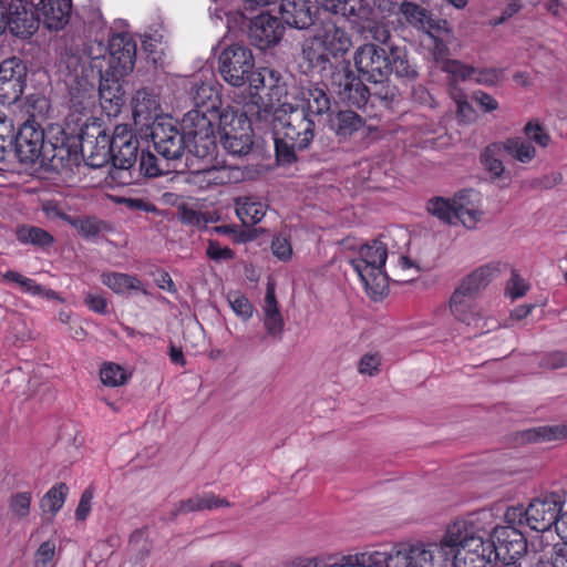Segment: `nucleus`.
Masks as SVG:
<instances>
[{
  "label": "nucleus",
  "mask_w": 567,
  "mask_h": 567,
  "mask_svg": "<svg viewBox=\"0 0 567 567\" xmlns=\"http://www.w3.org/2000/svg\"><path fill=\"white\" fill-rule=\"evenodd\" d=\"M84 55L99 76L97 111L116 116L124 105L121 79L134 68L136 44L126 34H114L107 44L103 40H90L84 45Z\"/></svg>",
  "instance_id": "obj_1"
},
{
  "label": "nucleus",
  "mask_w": 567,
  "mask_h": 567,
  "mask_svg": "<svg viewBox=\"0 0 567 567\" xmlns=\"http://www.w3.org/2000/svg\"><path fill=\"white\" fill-rule=\"evenodd\" d=\"M259 116L268 120L271 116L274 141L277 161L288 165L296 161V152L307 148L315 137V121L312 117L299 112L290 102V94L285 84V93L271 96L267 93V101L259 97Z\"/></svg>",
  "instance_id": "obj_2"
},
{
  "label": "nucleus",
  "mask_w": 567,
  "mask_h": 567,
  "mask_svg": "<svg viewBox=\"0 0 567 567\" xmlns=\"http://www.w3.org/2000/svg\"><path fill=\"white\" fill-rule=\"evenodd\" d=\"M61 65L66 87L68 121L78 126L87 125L96 120L97 113L96 70L85 58L84 49L81 52L72 48L66 50Z\"/></svg>",
  "instance_id": "obj_3"
},
{
  "label": "nucleus",
  "mask_w": 567,
  "mask_h": 567,
  "mask_svg": "<svg viewBox=\"0 0 567 567\" xmlns=\"http://www.w3.org/2000/svg\"><path fill=\"white\" fill-rule=\"evenodd\" d=\"M218 70L226 83L240 87L248 84L252 97L258 96L254 103L260 104V90H268L271 96H280L285 93V83L280 75L270 69L255 70V59L249 48L243 44L226 47L218 58Z\"/></svg>",
  "instance_id": "obj_4"
},
{
  "label": "nucleus",
  "mask_w": 567,
  "mask_h": 567,
  "mask_svg": "<svg viewBox=\"0 0 567 567\" xmlns=\"http://www.w3.org/2000/svg\"><path fill=\"white\" fill-rule=\"evenodd\" d=\"M488 530H480L474 520H458L450 525L445 544L451 549L454 567H487L495 557V542L485 539Z\"/></svg>",
  "instance_id": "obj_5"
},
{
  "label": "nucleus",
  "mask_w": 567,
  "mask_h": 567,
  "mask_svg": "<svg viewBox=\"0 0 567 567\" xmlns=\"http://www.w3.org/2000/svg\"><path fill=\"white\" fill-rule=\"evenodd\" d=\"M351 34L334 23H324L317 28L313 35L302 43V55L313 68L324 70L330 59L346 55L352 48Z\"/></svg>",
  "instance_id": "obj_6"
},
{
  "label": "nucleus",
  "mask_w": 567,
  "mask_h": 567,
  "mask_svg": "<svg viewBox=\"0 0 567 567\" xmlns=\"http://www.w3.org/2000/svg\"><path fill=\"white\" fill-rule=\"evenodd\" d=\"M426 209L444 223L462 224L468 229L475 228L484 218L481 196L474 190L458 192L452 198H432L427 202Z\"/></svg>",
  "instance_id": "obj_7"
},
{
  "label": "nucleus",
  "mask_w": 567,
  "mask_h": 567,
  "mask_svg": "<svg viewBox=\"0 0 567 567\" xmlns=\"http://www.w3.org/2000/svg\"><path fill=\"white\" fill-rule=\"evenodd\" d=\"M218 118L215 112L200 109L188 111L182 118L181 128L187 141V150L195 157L210 163L217 152L214 123Z\"/></svg>",
  "instance_id": "obj_8"
},
{
  "label": "nucleus",
  "mask_w": 567,
  "mask_h": 567,
  "mask_svg": "<svg viewBox=\"0 0 567 567\" xmlns=\"http://www.w3.org/2000/svg\"><path fill=\"white\" fill-rule=\"evenodd\" d=\"M217 120V133L224 150L235 156L248 154L252 146V128L246 113L227 106L219 112Z\"/></svg>",
  "instance_id": "obj_9"
},
{
  "label": "nucleus",
  "mask_w": 567,
  "mask_h": 567,
  "mask_svg": "<svg viewBox=\"0 0 567 567\" xmlns=\"http://www.w3.org/2000/svg\"><path fill=\"white\" fill-rule=\"evenodd\" d=\"M386 257V250H360V256L350 260L368 296L374 301L389 295V277L383 271Z\"/></svg>",
  "instance_id": "obj_10"
},
{
  "label": "nucleus",
  "mask_w": 567,
  "mask_h": 567,
  "mask_svg": "<svg viewBox=\"0 0 567 567\" xmlns=\"http://www.w3.org/2000/svg\"><path fill=\"white\" fill-rule=\"evenodd\" d=\"M40 20L28 0H0V34L9 31L20 39L31 38Z\"/></svg>",
  "instance_id": "obj_11"
},
{
  "label": "nucleus",
  "mask_w": 567,
  "mask_h": 567,
  "mask_svg": "<svg viewBox=\"0 0 567 567\" xmlns=\"http://www.w3.org/2000/svg\"><path fill=\"white\" fill-rule=\"evenodd\" d=\"M58 144L45 142L43 128L37 121L28 120L17 135V153L21 162L50 161L55 156Z\"/></svg>",
  "instance_id": "obj_12"
},
{
  "label": "nucleus",
  "mask_w": 567,
  "mask_h": 567,
  "mask_svg": "<svg viewBox=\"0 0 567 567\" xmlns=\"http://www.w3.org/2000/svg\"><path fill=\"white\" fill-rule=\"evenodd\" d=\"M151 137L156 151L167 159H176L187 148L184 132L177 130L175 121L164 115L151 125Z\"/></svg>",
  "instance_id": "obj_13"
},
{
  "label": "nucleus",
  "mask_w": 567,
  "mask_h": 567,
  "mask_svg": "<svg viewBox=\"0 0 567 567\" xmlns=\"http://www.w3.org/2000/svg\"><path fill=\"white\" fill-rule=\"evenodd\" d=\"M331 86L343 103L361 107L368 102L369 90L353 73L349 64L336 68L331 75Z\"/></svg>",
  "instance_id": "obj_14"
},
{
  "label": "nucleus",
  "mask_w": 567,
  "mask_h": 567,
  "mask_svg": "<svg viewBox=\"0 0 567 567\" xmlns=\"http://www.w3.org/2000/svg\"><path fill=\"white\" fill-rule=\"evenodd\" d=\"M386 50L374 43L358 47L353 53L354 68L365 80L382 82L386 78Z\"/></svg>",
  "instance_id": "obj_15"
},
{
  "label": "nucleus",
  "mask_w": 567,
  "mask_h": 567,
  "mask_svg": "<svg viewBox=\"0 0 567 567\" xmlns=\"http://www.w3.org/2000/svg\"><path fill=\"white\" fill-rule=\"evenodd\" d=\"M27 66L19 58H9L0 63V102L12 104L23 93Z\"/></svg>",
  "instance_id": "obj_16"
},
{
  "label": "nucleus",
  "mask_w": 567,
  "mask_h": 567,
  "mask_svg": "<svg viewBox=\"0 0 567 567\" xmlns=\"http://www.w3.org/2000/svg\"><path fill=\"white\" fill-rule=\"evenodd\" d=\"M563 511V503L555 495L534 498L526 507V525L536 532H547Z\"/></svg>",
  "instance_id": "obj_17"
},
{
  "label": "nucleus",
  "mask_w": 567,
  "mask_h": 567,
  "mask_svg": "<svg viewBox=\"0 0 567 567\" xmlns=\"http://www.w3.org/2000/svg\"><path fill=\"white\" fill-rule=\"evenodd\" d=\"M495 542V557L514 560L527 548L526 539L518 528L513 526H495L491 534Z\"/></svg>",
  "instance_id": "obj_18"
},
{
  "label": "nucleus",
  "mask_w": 567,
  "mask_h": 567,
  "mask_svg": "<svg viewBox=\"0 0 567 567\" xmlns=\"http://www.w3.org/2000/svg\"><path fill=\"white\" fill-rule=\"evenodd\" d=\"M114 164L130 168L137 158L138 142L126 124L116 125L110 137Z\"/></svg>",
  "instance_id": "obj_19"
},
{
  "label": "nucleus",
  "mask_w": 567,
  "mask_h": 567,
  "mask_svg": "<svg viewBox=\"0 0 567 567\" xmlns=\"http://www.w3.org/2000/svg\"><path fill=\"white\" fill-rule=\"evenodd\" d=\"M284 34V27L277 18L268 14H258L250 23L249 38L251 43L260 50L277 44Z\"/></svg>",
  "instance_id": "obj_20"
},
{
  "label": "nucleus",
  "mask_w": 567,
  "mask_h": 567,
  "mask_svg": "<svg viewBox=\"0 0 567 567\" xmlns=\"http://www.w3.org/2000/svg\"><path fill=\"white\" fill-rule=\"evenodd\" d=\"M451 549L445 544V537L440 544H415L410 546L412 567H447Z\"/></svg>",
  "instance_id": "obj_21"
},
{
  "label": "nucleus",
  "mask_w": 567,
  "mask_h": 567,
  "mask_svg": "<svg viewBox=\"0 0 567 567\" xmlns=\"http://www.w3.org/2000/svg\"><path fill=\"white\" fill-rule=\"evenodd\" d=\"M82 152L86 156L87 165L92 167H102L113 159L112 145L110 136L102 130L97 128L95 141L91 136L82 135Z\"/></svg>",
  "instance_id": "obj_22"
},
{
  "label": "nucleus",
  "mask_w": 567,
  "mask_h": 567,
  "mask_svg": "<svg viewBox=\"0 0 567 567\" xmlns=\"http://www.w3.org/2000/svg\"><path fill=\"white\" fill-rule=\"evenodd\" d=\"M293 106L308 117H320L331 109L330 99L321 87L313 86L301 93V96H292Z\"/></svg>",
  "instance_id": "obj_23"
},
{
  "label": "nucleus",
  "mask_w": 567,
  "mask_h": 567,
  "mask_svg": "<svg viewBox=\"0 0 567 567\" xmlns=\"http://www.w3.org/2000/svg\"><path fill=\"white\" fill-rule=\"evenodd\" d=\"M133 117L135 124L147 126L151 121L159 118L161 104L158 95L148 91L140 90L136 92L132 102Z\"/></svg>",
  "instance_id": "obj_24"
},
{
  "label": "nucleus",
  "mask_w": 567,
  "mask_h": 567,
  "mask_svg": "<svg viewBox=\"0 0 567 567\" xmlns=\"http://www.w3.org/2000/svg\"><path fill=\"white\" fill-rule=\"evenodd\" d=\"M400 11L408 23L423 31L424 34L432 31H446V21L433 19L425 9L415 3L403 2Z\"/></svg>",
  "instance_id": "obj_25"
},
{
  "label": "nucleus",
  "mask_w": 567,
  "mask_h": 567,
  "mask_svg": "<svg viewBox=\"0 0 567 567\" xmlns=\"http://www.w3.org/2000/svg\"><path fill=\"white\" fill-rule=\"evenodd\" d=\"M280 14L285 23L296 29H306L312 23L309 0H281Z\"/></svg>",
  "instance_id": "obj_26"
},
{
  "label": "nucleus",
  "mask_w": 567,
  "mask_h": 567,
  "mask_svg": "<svg viewBox=\"0 0 567 567\" xmlns=\"http://www.w3.org/2000/svg\"><path fill=\"white\" fill-rule=\"evenodd\" d=\"M39 10L43 24L50 30H60L69 21L71 12L70 0H40Z\"/></svg>",
  "instance_id": "obj_27"
},
{
  "label": "nucleus",
  "mask_w": 567,
  "mask_h": 567,
  "mask_svg": "<svg viewBox=\"0 0 567 567\" xmlns=\"http://www.w3.org/2000/svg\"><path fill=\"white\" fill-rule=\"evenodd\" d=\"M101 281L116 295H131L133 292L150 295L144 284L133 275L115 271L103 272Z\"/></svg>",
  "instance_id": "obj_28"
},
{
  "label": "nucleus",
  "mask_w": 567,
  "mask_h": 567,
  "mask_svg": "<svg viewBox=\"0 0 567 567\" xmlns=\"http://www.w3.org/2000/svg\"><path fill=\"white\" fill-rule=\"evenodd\" d=\"M192 99L194 109L219 114L218 110L221 101L216 81L209 80L200 84H195L192 91Z\"/></svg>",
  "instance_id": "obj_29"
},
{
  "label": "nucleus",
  "mask_w": 567,
  "mask_h": 567,
  "mask_svg": "<svg viewBox=\"0 0 567 567\" xmlns=\"http://www.w3.org/2000/svg\"><path fill=\"white\" fill-rule=\"evenodd\" d=\"M495 270L489 265L481 266L464 277L455 290L476 299L491 282Z\"/></svg>",
  "instance_id": "obj_30"
},
{
  "label": "nucleus",
  "mask_w": 567,
  "mask_h": 567,
  "mask_svg": "<svg viewBox=\"0 0 567 567\" xmlns=\"http://www.w3.org/2000/svg\"><path fill=\"white\" fill-rule=\"evenodd\" d=\"M326 11L341 14L348 19H360L367 16L368 7L363 0H316Z\"/></svg>",
  "instance_id": "obj_31"
},
{
  "label": "nucleus",
  "mask_w": 567,
  "mask_h": 567,
  "mask_svg": "<svg viewBox=\"0 0 567 567\" xmlns=\"http://www.w3.org/2000/svg\"><path fill=\"white\" fill-rule=\"evenodd\" d=\"M505 154L520 164H529L537 156V148L523 136L508 137L502 142Z\"/></svg>",
  "instance_id": "obj_32"
},
{
  "label": "nucleus",
  "mask_w": 567,
  "mask_h": 567,
  "mask_svg": "<svg viewBox=\"0 0 567 567\" xmlns=\"http://www.w3.org/2000/svg\"><path fill=\"white\" fill-rule=\"evenodd\" d=\"M386 64V76L393 73L399 78L414 79L417 74L410 64L405 50L398 47L388 48Z\"/></svg>",
  "instance_id": "obj_33"
},
{
  "label": "nucleus",
  "mask_w": 567,
  "mask_h": 567,
  "mask_svg": "<svg viewBox=\"0 0 567 567\" xmlns=\"http://www.w3.org/2000/svg\"><path fill=\"white\" fill-rule=\"evenodd\" d=\"M504 153L502 142L487 145L481 153V163L493 179H498L505 174V165L502 159Z\"/></svg>",
  "instance_id": "obj_34"
},
{
  "label": "nucleus",
  "mask_w": 567,
  "mask_h": 567,
  "mask_svg": "<svg viewBox=\"0 0 567 567\" xmlns=\"http://www.w3.org/2000/svg\"><path fill=\"white\" fill-rule=\"evenodd\" d=\"M235 210L244 225H254L265 217L267 207L251 197H240L235 200Z\"/></svg>",
  "instance_id": "obj_35"
},
{
  "label": "nucleus",
  "mask_w": 567,
  "mask_h": 567,
  "mask_svg": "<svg viewBox=\"0 0 567 567\" xmlns=\"http://www.w3.org/2000/svg\"><path fill=\"white\" fill-rule=\"evenodd\" d=\"M564 437H567V426L564 425H544L517 433V439L523 443L549 442Z\"/></svg>",
  "instance_id": "obj_36"
},
{
  "label": "nucleus",
  "mask_w": 567,
  "mask_h": 567,
  "mask_svg": "<svg viewBox=\"0 0 567 567\" xmlns=\"http://www.w3.org/2000/svg\"><path fill=\"white\" fill-rule=\"evenodd\" d=\"M474 302V298L467 297L461 291L454 289L449 301V308L455 319L461 322L471 324L475 320Z\"/></svg>",
  "instance_id": "obj_37"
},
{
  "label": "nucleus",
  "mask_w": 567,
  "mask_h": 567,
  "mask_svg": "<svg viewBox=\"0 0 567 567\" xmlns=\"http://www.w3.org/2000/svg\"><path fill=\"white\" fill-rule=\"evenodd\" d=\"M363 125V120L352 111H341L331 120V128L343 138L360 131Z\"/></svg>",
  "instance_id": "obj_38"
},
{
  "label": "nucleus",
  "mask_w": 567,
  "mask_h": 567,
  "mask_svg": "<svg viewBox=\"0 0 567 567\" xmlns=\"http://www.w3.org/2000/svg\"><path fill=\"white\" fill-rule=\"evenodd\" d=\"M450 30L446 25V31H432L424 34V39L422 40V45L427 48L431 52V55L435 63L440 65V68L444 64L445 61L450 60L449 49L441 38L443 34H449Z\"/></svg>",
  "instance_id": "obj_39"
},
{
  "label": "nucleus",
  "mask_w": 567,
  "mask_h": 567,
  "mask_svg": "<svg viewBox=\"0 0 567 567\" xmlns=\"http://www.w3.org/2000/svg\"><path fill=\"white\" fill-rule=\"evenodd\" d=\"M41 209L47 216V218H49L50 220L65 221L72 225L73 227H81L82 229L83 226L87 224L86 221L73 220V218L68 215L66 205L61 202H56L53 199L42 200Z\"/></svg>",
  "instance_id": "obj_40"
},
{
  "label": "nucleus",
  "mask_w": 567,
  "mask_h": 567,
  "mask_svg": "<svg viewBox=\"0 0 567 567\" xmlns=\"http://www.w3.org/2000/svg\"><path fill=\"white\" fill-rule=\"evenodd\" d=\"M17 237L22 245L50 246L53 237L42 228L22 226L17 231Z\"/></svg>",
  "instance_id": "obj_41"
},
{
  "label": "nucleus",
  "mask_w": 567,
  "mask_h": 567,
  "mask_svg": "<svg viewBox=\"0 0 567 567\" xmlns=\"http://www.w3.org/2000/svg\"><path fill=\"white\" fill-rule=\"evenodd\" d=\"M68 494V486L64 483H59L51 487L41 501V508L43 512L55 515L63 506Z\"/></svg>",
  "instance_id": "obj_42"
},
{
  "label": "nucleus",
  "mask_w": 567,
  "mask_h": 567,
  "mask_svg": "<svg viewBox=\"0 0 567 567\" xmlns=\"http://www.w3.org/2000/svg\"><path fill=\"white\" fill-rule=\"evenodd\" d=\"M524 137L537 147L546 148L551 142L547 130L536 118L530 120L524 126Z\"/></svg>",
  "instance_id": "obj_43"
},
{
  "label": "nucleus",
  "mask_w": 567,
  "mask_h": 567,
  "mask_svg": "<svg viewBox=\"0 0 567 567\" xmlns=\"http://www.w3.org/2000/svg\"><path fill=\"white\" fill-rule=\"evenodd\" d=\"M179 218L186 225L206 227L208 224L218 221L219 215L217 212L202 213L192 208H183Z\"/></svg>",
  "instance_id": "obj_44"
},
{
  "label": "nucleus",
  "mask_w": 567,
  "mask_h": 567,
  "mask_svg": "<svg viewBox=\"0 0 567 567\" xmlns=\"http://www.w3.org/2000/svg\"><path fill=\"white\" fill-rule=\"evenodd\" d=\"M441 69L450 75L453 82L473 80L476 73V69L451 59L445 61Z\"/></svg>",
  "instance_id": "obj_45"
},
{
  "label": "nucleus",
  "mask_w": 567,
  "mask_h": 567,
  "mask_svg": "<svg viewBox=\"0 0 567 567\" xmlns=\"http://www.w3.org/2000/svg\"><path fill=\"white\" fill-rule=\"evenodd\" d=\"M347 560L354 567H385L386 553L378 550L364 551L347 556Z\"/></svg>",
  "instance_id": "obj_46"
},
{
  "label": "nucleus",
  "mask_w": 567,
  "mask_h": 567,
  "mask_svg": "<svg viewBox=\"0 0 567 567\" xmlns=\"http://www.w3.org/2000/svg\"><path fill=\"white\" fill-rule=\"evenodd\" d=\"M228 303L231 310L243 320H248L252 317L254 307L249 299L238 291H233L227 295Z\"/></svg>",
  "instance_id": "obj_47"
},
{
  "label": "nucleus",
  "mask_w": 567,
  "mask_h": 567,
  "mask_svg": "<svg viewBox=\"0 0 567 567\" xmlns=\"http://www.w3.org/2000/svg\"><path fill=\"white\" fill-rule=\"evenodd\" d=\"M101 381L109 386H118L126 382L127 375L122 367L106 363L100 371Z\"/></svg>",
  "instance_id": "obj_48"
},
{
  "label": "nucleus",
  "mask_w": 567,
  "mask_h": 567,
  "mask_svg": "<svg viewBox=\"0 0 567 567\" xmlns=\"http://www.w3.org/2000/svg\"><path fill=\"white\" fill-rule=\"evenodd\" d=\"M50 110L49 100L40 94L30 95L27 101V111L30 120L44 118Z\"/></svg>",
  "instance_id": "obj_49"
},
{
  "label": "nucleus",
  "mask_w": 567,
  "mask_h": 567,
  "mask_svg": "<svg viewBox=\"0 0 567 567\" xmlns=\"http://www.w3.org/2000/svg\"><path fill=\"white\" fill-rule=\"evenodd\" d=\"M385 567H412L410 546L401 545L386 554Z\"/></svg>",
  "instance_id": "obj_50"
},
{
  "label": "nucleus",
  "mask_w": 567,
  "mask_h": 567,
  "mask_svg": "<svg viewBox=\"0 0 567 567\" xmlns=\"http://www.w3.org/2000/svg\"><path fill=\"white\" fill-rule=\"evenodd\" d=\"M451 96L456 104L457 116L463 121H472L475 117V112L471 104L467 102L466 95L462 90L453 86L451 89Z\"/></svg>",
  "instance_id": "obj_51"
},
{
  "label": "nucleus",
  "mask_w": 567,
  "mask_h": 567,
  "mask_svg": "<svg viewBox=\"0 0 567 567\" xmlns=\"http://www.w3.org/2000/svg\"><path fill=\"white\" fill-rule=\"evenodd\" d=\"M4 279L17 284L20 287V289L24 292H29L32 295H40L42 292V287L38 285L33 279L24 277L17 271H7L4 274Z\"/></svg>",
  "instance_id": "obj_52"
},
{
  "label": "nucleus",
  "mask_w": 567,
  "mask_h": 567,
  "mask_svg": "<svg viewBox=\"0 0 567 567\" xmlns=\"http://www.w3.org/2000/svg\"><path fill=\"white\" fill-rule=\"evenodd\" d=\"M31 506V494L28 492H21L13 495L10 499V509L14 516L19 519L24 518L29 515Z\"/></svg>",
  "instance_id": "obj_53"
},
{
  "label": "nucleus",
  "mask_w": 567,
  "mask_h": 567,
  "mask_svg": "<svg viewBox=\"0 0 567 567\" xmlns=\"http://www.w3.org/2000/svg\"><path fill=\"white\" fill-rule=\"evenodd\" d=\"M505 79V69L491 68L477 70L473 80L484 85H496Z\"/></svg>",
  "instance_id": "obj_54"
},
{
  "label": "nucleus",
  "mask_w": 567,
  "mask_h": 567,
  "mask_svg": "<svg viewBox=\"0 0 567 567\" xmlns=\"http://www.w3.org/2000/svg\"><path fill=\"white\" fill-rule=\"evenodd\" d=\"M539 368L544 370L567 368V352L556 350L545 353L539 361Z\"/></svg>",
  "instance_id": "obj_55"
},
{
  "label": "nucleus",
  "mask_w": 567,
  "mask_h": 567,
  "mask_svg": "<svg viewBox=\"0 0 567 567\" xmlns=\"http://www.w3.org/2000/svg\"><path fill=\"white\" fill-rule=\"evenodd\" d=\"M197 175L202 178V181L207 182L208 184L218 185L228 181L227 169L225 167H217L216 165L199 168L197 171Z\"/></svg>",
  "instance_id": "obj_56"
},
{
  "label": "nucleus",
  "mask_w": 567,
  "mask_h": 567,
  "mask_svg": "<svg viewBox=\"0 0 567 567\" xmlns=\"http://www.w3.org/2000/svg\"><path fill=\"white\" fill-rule=\"evenodd\" d=\"M196 501L198 504V512L213 511L219 507H229L230 503L226 498L214 495L213 493L197 494Z\"/></svg>",
  "instance_id": "obj_57"
},
{
  "label": "nucleus",
  "mask_w": 567,
  "mask_h": 567,
  "mask_svg": "<svg viewBox=\"0 0 567 567\" xmlns=\"http://www.w3.org/2000/svg\"><path fill=\"white\" fill-rule=\"evenodd\" d=\"M381 357L378 353H365L361 357L358 370L361 374L374 377L380 372Z\"/></svg>",
  "instance_id": "obj_58"
},
{
  "label": "nucleus",
  "mask_w": 567,
  "mask_h": 567,
  "mask_svg": "<svg viewBox=\"0 0 567 567\" xmlns=\"http://www.w3.org/2000/svg\"><path fill=\"white\" fill-rule=\"evenodd\" d=\"M214 230L217 234H220V235L229 238V240L233 244H237V245L246 244L248 241V239L250 238V236L245 230H241L238 227L231 226V225L216 226V227H214Z\"/></svg>",
  "instance_id": "obj_59"
},
{
  "label": "nucleus",
  "mask_w": 567,
  "mask_h": 567,
  "mask_svg": "<svg viewBox=\"0 0 567 567\" xmlns=\"http://www.w3.org/2000/svg\"><path fill=\"white\" fill-rule=\"evenodd\" d=\"M529 289V286L525 282V280L519 277V275L513 270L512 277L507 284L506 291L512 299H517L523 297L527 290Z\"/></svg>",
  "instance_id": "obj_60"
},
{
  "label": "nucleus",
  "mask_w": 567,
  "mask_h": 567,
  "mask_svg": "<svg viewBox=\"0 0 567 567\" xmlns=\"http://www.w3.org/2000/svg\"><path fill=\"white\" fill-rule=\"evenodd\" d=\"M94 497L93 487H87L81 495L80 502L75 509V517L78 520H85L92 508V499Z\"/></svg>",
  "instance_id": "obj_61"
},
{
  "label": "nucleus",
  "mask_w": 567,
  "mask_h": 567,
  "mask_svg": "<svg viewBox=\"0 0 567 567\" xmlns=\"http://www.w3.org/2000/svg\"><path fill=\"white\" fill-rule=\"evenodd\" d=\"M264 326L268 334L280 338L284 331V319L280 312L264 316Z\"/></svg>",
  "instance_id": "obj_62"
},
{
  "label": "nucleus",
  "mask_w": 567,
  "mask_h": 567,
  "mask_svg": "<svg viewBox=\"0 0 567 567\" xmlns=\"http://www.w3.org/2000/svg\"><path fill=\"white\" fill-rule=\"evenodd\" d=\"M16 137V128L10 116L0 112V145L12 143Z\"/></svg>",
  "instance_id": "obj_63"
},
{
  "label": "nucleus",
  "mask_w": 567,
  "mask_h": 567,
  "mask_svg": "<svg viewBox=\"0 0 567 567\" xmlns=\"http://www.w3.org/2000/svg\"><path fill=\"white\" fill-rule=\"evenodd\" d=\"M526 559L528 567H554V558L550 551L527 553Z\"/></svg>",
  "instance_id": "obj_64"
}]
</instances>
